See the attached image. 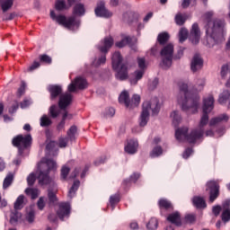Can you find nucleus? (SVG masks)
Wrapping results in <instances>:
<instances>
[{
	"label": "nucleus",
	"mask_w": 230,
	"mask_h": 230,
	"mask_svg": "<svg viewBox=\"0 0 230 230\" xmlns=\"http://www.w3.org/2000/svg\"><path fill=\"white\" fill-rule=\"evenodd\" d=\"M160 55L162 57V67L163 69H168L172 66V60H173V44L169 43L165 45L161 52Z\"/></svg>",
	"instance_id": "10"
},
{
	"label": "nucleus",
	"mask_w": 230,
	"mask_h": 230,
	"mask_svg": "<svg viewBox=\"0 0 230 230\" xmlns=\"http://www.w3.org/2000/svg\"><path fill=\"white\" fill-rule=\"evenodd\" d=\"M167 221L171 222V224H174V226H177L178 227L181 226V214H179V212H174L170 214L167 217Z\"/></svg>",
	"instance_id": "22"
},
{
	"label": "nucleus",
	"mask_w": 230,
	"mask_h": 230,
	"mask_svg": "<svg viewBox=\"0 0 230 230\" xmlns=\"http://www.w3.org/2000/svg\"><path fill=\"white\" fill-rule=\"evenodd\" d=\"M38 170L39 173L37 179L40 186H48V184L51 182L49 172H51V170H57V162L52 159H43L38 164Z\"/></svg>",
	"instance_id": "4"
},
{
	"label": "nucleus",
	"mask_w": 230,
	"mask_h": 230,
	"mask_svg": "<svg viewBox=\"0 0 230 230\" xmlns=\"http://www.w3.org/2000/svg\"><path fill=\"white\" fill-rule=\"evenodd\" d=\"M20 218H21V213L15 211L11 215L10 223L16 224V222H18Z\"/></svg>",
	"instance_id": "51"
},
{
	"label": "nucleus",
	"mask_w": 230,
	"mask_h": 230,
	"mask_svg": "<svg viewBox=\"0 0 230 230\" xmlns=\"http://www.w3.org/2000/svg\"><path fill=\"white\" fill-rule=\"evenodd\" d=\"M24 195H20L17 199L16 201L14 202V209L19 210L22 209L24 208V200H25Z\"/></svg>",
	"instance_id": "31"
},
{
	"label": "nucleus",
	"mask_w": 230,
	"mask_h": 230,
	"mask_svg": "<svg viewBox=\"0 0 230 230\" xmlns=\"http://www.w3.org/2000/svg\"><path fill=\"white\" fill-rule=\"evenodd\" d=\"M193 154V149L188 147L187 149H185L182 157L183 159H188V157H190L191 155Z\"/></svg>",
	"instance_id": "60"
},
{
	"label": "nucleus",
	"mask_w": 230,
	"mask_h": 230,
	"mask_svg": "<svg viewBox=\"0 0 230 230\" xmlns=\"http://www.w3.org/2000/svg\"><path fill=\"white\" fill-rule=\"evenodd\" d=\"M25 91H26V83L22 81L21 86L18 89V96H22Z\"/></svg>",
	"instance_id": "59"
},
{
	"label": "nucleus",
	"mask_w": 230,
	"mask_h": 230,
	"mask_svg": "<svg viewBox=\"0 0 230 230\" xmlns=\"http://www.w3.org/2000/svg\"><path fill=\"white\" fill-rule=\"evenodd\" d=\"M139 177H141V174L139 173H133L129 180H126L123 181V184L124 185H127V184H130L131 182H137V179H139Z\"/></svg>",
	"instance_id": "45"
},
{
	"label": "nucleus",
	"mask_w": 230,
	"mask_h": 230,
	"mask_svg": "<svg viewBox=\"0 0 230 230\" xmlns=\"http://www.w3.org/2000/svg\"><path fill=\"white\" fill-rule=\"evenodd\" d=\"M229 71V66L228 65H223L221 67V76L222 78H226L227 76V72Z\"/></svg>",
	"instance_id": "58"
},
{
	"label": "nucleus",
	"mask_w": 230,
	"mask_h": 230,
	"mask_svg": "<svg viewBox=\"0 0 230 230\" xmlns=\"http://www.w3.org/2000/svg\"><path fill=\"white\" fill-rule=\"evenodd\" d=\"M174 21L178 26H182V24H184L186 22V15H184L181 13H178L175 15Z\"/></svg>",
	"instance_id": "38"
},
{
	"label": "nucleus",
	"mask_w": 230,
	"mask_h": 230,
	"mask_svg": "<svg viewBox=\"0 0 230 230\" xmlns=\"http://www.w3.org/2000/svg\"><path fill=\"white\" fill-rule=\"evenodd\" d=\"M48 199L46 197H40L37 201V207L40 211H43L44 208H46V202Z\"/></svg>",
	"instance_id": "42"
},
{
	"label": "nucleus",
	"mask_w": 230,
	"mask_h": 230,
	"mask_svg": "<svg viewBox=\"0 0 230 230\" xmlns=\"http://www.w3.org/2000/svg\"><path fill=\"white\" fill-rule=\"evenodd\" d=\"M215 109V98L209 94L203 99V115L201 117L199 126L196 129H193L190 135H188V128L183 127L175 130V138L180 143L182 141H188V143H195L197 139H200L204 136V127L208 125L209 121V112Z\"/></svg>",
	"instance_id": "1"
},
{
	"label": "nucleus",
	"mask_w": 230,
	"mask_h": 230,
	"mask_svg": "<svg viewBox=\"0 0 230 230\" xmlns=\"http://www.w3.org/2000/svg\"><path fill=\"white\" fill-rule=\"evenodd\" d=\"M49 93H50V100L55 101L59 96L58 107L61 111H66L71 102L73 101V95L69 93L62 94V86L58 84H50L48 87Z\"/></svg>",
	"instance_id": "5"
},
{
	"label": "nucleus",
	"mask_w": 230,
	"mask_h": 230,
	"mask_svg": "<svg viewBox=\"0 0 230 230\" xmlns=\"http://www.w3.org/2000/svg\"><path fill=\"white\" fill-rule=\"evenodd\" d=\"M68 141H69V138H66V137L59 138V143H58L59 148H66L67 146Z\"/></svg>",
	"instance_id": "56"
},
{
	"label": "nucleus",
	"mask_w": 230,
	"mask_h": 230,
	"mask_svg": "<svg viewBox=\"0 0 230 230\" xmlns=\"http://www.w3.org/2000/svg\"><path fill=\"white\" fill-rule=\"evenodd\" d=\"M116 114V110L114 108H108L104 111L105 118H112Z\"/></svg>",
	"instance_id": "55"
},
{
	"label": "nucleus",
	"mask_w": 230,
	"mask_h": 230,
	"mask_svg": "<svg viewBox=\"0 0 230 230\" xmlns=\"http://www.w3.org/2000/svg\"><path fill=\"white\" fill-rule=\"evenodd\" d=\"M87 89V80L83 77H75L67 87L68 93H76V91Z\"/></svg>",
	"instance_id": "13"
},
{
	"label": "nucleus",
	"mask_w": 230,
	"mask_h": 230,
	"mask_svg": "<svg viewBox=\"0 0 230 230\" xmlns=\"http://www.w3.org/2000/svg\"><path fill=\"white\" fill-rule=\"evenodd\" d=\"M150 111H152L153 116L159 114L161 111V104L157 97L153 98L151 101H146L142 105V113L140 115V127H145L148 123L150 118Z\"/></svg>",
	"instance_id": "6"
},
{
	"label": "nucleus",
	"mask_w": 230,
	"mask_h": 230,
	"mask_svg": "<svg viewBox=\"0 0 230 230\" xmlns=\"http://www.w3.org/2000/svg\"><path fill=\"white\" fill-rule=\"evenodd\" d=\"M13 181V174L9 173L4 180V183H3L4 190H6V188L10 187Z\"/></svg>",
	"instance_id": "40"
},
{
	"label": "nucleus",
	"mask_w": 230,
	"mask_h": 230,
	"mask_svg": "<svg viewBox=\"0 0 230 230\" xmlns=\"http://www.w3.org/2000/svg\"><path fill=\"white\" fill-rule=\"evenodd\" d=\"M78 188H80V181H75L68 191V197L70 199H73V197H75V193H76Z\"/></svg>",
	"instance_id": "35"
},
{
	"label": "nucleus",
	"mask_w": 230,
	"mask_h": 230,
	"mask_svg": "<svg viewBox=\"0 0 230 230\" xmlns=\"http://www.w3.org/2000/svg\"><path fill=\"white\" fill-rule=\"evenodd\" d=\"M50 18L52 21L58 22V24L67 28V30H71L72 31H75V30H78V28H80V21L76 20L75 16L66 18L62 14L57 15L55 11H50Z\"/></svg>",
	"instance_id": "8"
},
{
	"label": "nucleus",
	"mask_w": 230,
	"mask_h": 230,
	"mask_svg": "<svg viewBox=\"0 0 230 230\" xmlns=\"http://www.w3.org/2000/svg\"><path fill=\"white\" fill-rule=\"evenodd\" d=\"M160 209H173V206H172V202L168 201L167 199H160L159 202Z\"/></svg>",
	"instance_id": "36"
},
{
	"label": "nucleus",
	"mask_w": 230,
	"mask_h": 230,
	"mask_svg": "<svg viewBox=\"0 0 230 230\" xmlns=\"http://www.w3.org/2000/svg\"><path fill=\"white\" fill-rule=\"evenodd\" d=\"M179 87L180 92L177 96L179 105H181L182 111H190L192 114H195L199 111L200 97L188 91V84L185 83H180Z\"/></svg>",
	"instance_id": "3"
},
{
	"label": "nucleus",
	"mask_w": 230,
	"mask_h": 230,
	"mask_svg": "<svg viewBox=\"0 0 230 230\" xmlns=\"http://www.w3.org/2000/svg\"><path fill=\"white\" fill-rule=\"evenodd\" d=\"M112 68L114 71H118L116 74L117 80H127L128 78V64L123 62L121 54L116 51L111 58Z\"/></svg>",
	"instance_id": "7"
},
{
	"label": "nucleus",
	"mask_w": 230,
	"mask_h": 230,
	"mask_svg": "<svg viewBox=\"0 0 230 230\" xmlns=\"http://www.w3.org/2000/svg\"><path fill=\"white\" fill-rule=\"evenodd\" d=\"M186 222H189V224H193L195 222V215L193 214H188L185 216Z\"/></svg>",
	"instance_id": "62"
},
{
	"label": "nucleus",
	"mask_w": 230,
	"mask_h": 230,
	"mask_svg": "<svg viewBox=\"0 0 230 230\" xmlns=\"http://www.w3.org/2000/svg\"><path fill=\"white\" fill-rule=\"evenodd\" d=\"M130 37H125L120 41L116 42L117 48H124V46H127V44H130Z\"/></svg>",
	"instance_id": "47"
},
{
	"label": "nucleus",
	"mask_w": 230,
	"mask_h": 230,
	"mask_svg": "<svg viewBox=\"0 0 230 230\" xmlns=\"http://www.w3.org/2000/svg\"><path fill=\"white\" fill-rule=\"evenodd\" d=\"M143 75H145V70H137L134 72V77L130 78L129 82L131 84V85H136V84H137V82H139V80H141V78H143Z\"/></svg>",
	"instance_id": "25"
},
{
	"label": "nucleus",
	"mask_w": 230,
	"mask_h": 230,
	"mask_svg": "<svg viewBox=\"0 0 230 230\" xmlns=\"http://www.w3.org/2000/svg\"><path fill=\"white\" fill-rule=\"evenodd\" d=\"M189 39L192 44H199L200 40V29L198 23L192 24Z\"/></svg>",
	"instance_id": "16"
},
{
	"label": "nucleus",
	"mask_w": 230,
	"mask_h": 230,
	"mask_svg": "<svg viewBox=\"0 0 230 230\" xmlns=\"http://www.w3.org/2000/svg\"><path fill=\"white\" fill-rule=\"evenodd\" d=\"M197 84H198L199 89L200 91V90L204 89V85H206V79H199Z\"/></svg>",
	"instance_id": "64"
},
{
	"label": "nucleus",
	"mask_w": 230,
	"mask_h": 230,
	"mask_svg": "<svg viewBox=\"0 0 230 230\" xmlns=\"http://www.w3.org/2000/svg\"><path fill=\"white\" fill-rule=\"evenodd\" d=\"M76 132H78V128L76 126H72L66 132V136L69 141H75L76 139Z\"/></svg>",
	"instance_id": "30"
},
{
	"label": "nucleus",
	"mask_w": 230,
	"mask_h": 230,
	"mask_svg": "<svg viewBox=\"0 0 230 230\" xmlns=\"http://www.w3.org/2000/svg\"><path fill=\"white\" fill-rule=\"evenodd\" d=\"M13 1L15 0H0V8L5 13L8 12L13 6Z\"/></svg>",
	"instance_id": "26"
},
{
	"label": "nucleus",
	"mask_w": 230,
	"mask_h": 230,
	"mask_svg": "<svg viewBox=\"0 0 230 230\" xmlns=\"http://www.w3.org/2000/svg\"><path fill=\"white\" fill-rule=\"evenodd\" d=\"M55 8L58 12H62L64 10H67V5L66 4V1L64 0H58L55 4Z\"/></svg>",
	"instance_id": "39"
},
{
	"label": "nucleus",
	"mask_w": 230,
	"mask_h": 230,
	"mask_svg": "<svg viewBox=\"0 0 230 230\" xmlns=\"http://www.w3.org/2000/svg\"><path fill=\"white\" fill-rule=\"evenodd\" d=\"M209 190V201L211 203L215 202L217 199H218L220 186L218 185V182L215 181H210L207 182V190Z\"/></svg>",
	"instance_id": "14"
},
{
	"label": "nucleus",
	"mask_w": 230,
	"mask_h": 230,
	"mask_svg": "<svg viewBox=\"0 0 230 230\" xmlns=\"http://www.w3.org/2000/svg\"><path fill=\"white\" fill-rule=\"evenodd\" d=\"M70 169L67 166H63L61 169V179L66 181L67 179V175H69Z\"/></svg>",
	"instance_id": "52"
},
{
	"label": "nucleus",
	"mask_w": 230,
	"mask_h": 230,
	"mask_svg": "<svg viewBox=\"0 0 230 230\" xmlns=\"http://www.w3.org/2000/svg\"><path fill=\"white\" fill-rule=\"evenodd\" d=\"M137 62L140 70L146 71V61L145 58H137Z\"/></svg>",
	"instance_id": "46"
},
{
	"label": "nucleus",
	"mask_w": 230,
	"mask_h": 230,
	"mask_svg": "<svg viewBox=\"0 0 230 230\" xmlns=\"http://www.w3.org/2000/svg\"><path fill=\"white\" fill-rule=\"evenodd\" d=\"M230 98V92L229 90L223 91L222 93L219 94L218 102L221 105H224V103H227V100Z\"/></svg>",
	"instance_id": "29"
},
{
	"label": "nucleus",
	"mask_w": 230,
	"mask_h": 230,
	"mask_svg": "<svg viewBox=\"0 0 230 230\" xmlns=\"http://www.w3.org/2000/svg\"><path fill=\"white\" fill-rule=\"evenodd\" d=\"M25 193H26V195H29L31 197V199H32V200H35V199H37V197H39V195H40V190H39V189H35V188H27L25 190Z\"/></svg>",
	"instance_id": "28"
},
{
	"label": "nucleus",
	"mask_w": 230,
	"mask_h": 230,
	"mask_svg": "<svg viewBox=\"0 0 230 230\" xmlns=\"http://www.w3.org/2000/svg\"><path fill=\"white\" fill-rule=\"evenodd\" d=\"M188 39V30L186 28H181L179 31V40L180 42H184Z\"/></svg>",
	"instance_id": "43"
},
{
	"label": "nucleus",
	"mask_w": 230,
	"mask_h": 230,
	"mask_svg": "<svg viewBox=\"0 0 230 230\" xmlns=\"http://www.w3.org/2000/svg\"><path fill=\"white\" fill-rule=\"evenodd\" d=\"M26 220L31 224L35 220V211L30 210L26 215Z\"/></svg>",
	"instance_id": "53"
},
{
	"label": "nucleus",
	"mask_w": 230,
	"mask_h": 230,
	"mask_svg": "<svg viewBox=\"0 0 230 230\" xmlns=\"http://www.w3.org/2000/svg\"><path fill=\"white\" fill-rule=\"evenodd\" d=\"M220 211H222V207L221 206H215L212 208V213L215 215V217H218L220 215Z\"/></svg>",
	"instance_id": "61"
},
{
	"label": "nucleus",
	"mask_w": 230,
	"mask_h": 230,
	"mask_svg": "<svg viewBox=\"0 0 230 230\" xmlns=\"http://www.w3.org/2000/svg\"><path fill=\"white\" fill-rule=\"evenodd\" d=\"M37 180V176L35 175V173H31L28 177H27V182L29 184V186H33V184H35V181Z\"/></svg>",
	"instance_id": "54"
},
{
	"label": "nucleus",
	"mask_w": 230,
	"mask_h": 230,
	"mask_svg": "<svg viewBox=\"0 0 230 230\" xmlns=\"http://www.w3.org/2000/svg\"><path fill=\"white\" fill-rule=\"evenodd\" d=\"M31 103V101L25 99L23 100V102L20 103V107L21 109H26V107H30Z\"/></svg>",
	"instance_id": "63"
},
{
	"label": "nucleus",
	"mask_w": 230,
	"mask_h": 230,
	"mask_svg": "<svg viewBox=\"0 0 230 230\" xmlns=\"http://www.w3.org/2000/svg\"><path fill=\"white\" fill-rule=\"evenodd\" d=\"M229 120V117L226 114H221L216 118H213L209 121L210 127H215V125H219V123H226Z\"/></svg>",
	"instance_id": "21"
},
{
	"label": "nucleus",
	"mask_w": 230,
	"mask_h": 230,
	"mask_svg": "<svg viewBox=\"0 0 230 230\" xmlns=\"http://www.w3.org/2000/svg\"><path fill=\"white\" fill-rule=\"evenodd\" d=\"M57 215L62 221H64L65 218H69V216L71 215V204L68 202L59 203Z\"/></svg>",
	"instance_id": "15"
},
{
	"label": "nucleus",
	"mask_w": 230,
	"mask_h": 230,
	"mask_svg": "<svg viewBox=\"0 0 230 230\" xmlns=\"http://www.w3.org/2000/svg\"><path fill=\"white\" fill-rule=\"evenodd\" d=\"M162 154H163V147L156 146L152 150L150 155L151 157H159V155H161Z\"/></svg>",
	"instance_id": "49"
},
{
	"label": "nucleus",
	"mask_w": 230,
	"mask_h": 230,
	"mask_svg": "<svg viewBox=\"0 0 230 230\" xmlns=\"http://www.w3.org/2000/svg\"><path fill=\"white\" fill-rule=\"evenodd\" d=\"M214 13L213 11H208L203 15V19L207 22L205 30L208 48H213L215 44H218V42L222 41V39H224V37H222V31H224L226 22L222 20L212 21L211 18Z\"/></svg>",
	"instance_id": "2"
},
{
	"label": "nucleus",
	"mask_w": 230,
	"mask_h": 230,
	"mask_svg": "<svg viewBox=\"0 0 230 230\" xmlns=\"http://www.w3.org/2000/svg\"><path fill=\"white\" fill-rule=\"evenodd\" d=\"M192 202L193 206H195V208H197L198 209H202L207 207L206 200H204V198L202 197L195 196L192 199Z\"/></svg>",
	"instance_id": "24"
},
{
	"label": "nucleus",
	"mask_w": 230,
	"mask_h": 230,
	"mask_svg": "<svg viewBox=\"0 0 230 230\" xmlns=\"http://www.w3.org/2000/svg\"><path fill=\"white\" fill-rule=\"evenodd\" d=\"M202 1L205 4L208 3V0H202ZM191 3L196 4L197 0H182L181 1V8H184V9L189 8L190 4H191Z\"/></svg>",
	"instance_id": "48"
},
{
	"label": "nucleus",
	"mask_w": 230,
	"mask_h": 230,
	"mask_svg": "<svg viewBox=\"0 0 230 230\" xmlns=\"http://www.w3.org/2000/svg\"><path fill=\"white\" fill-rule=\"evenodd\" d=\"M139 146V144L136 139H129L128 140L124 150L127 152V154L134 155L137 152V147Z\"/></svg>",
	"instance_id": "20"
},
{
	"label": "nucleus",
	"mask_w": 230,
	"mask_h": 230,
	"mask_svg": "<svg viewBox=\"0 0 230 230\" xmlns=\"http://www.w3.org/2000/svg\"><path fill=\"white\" fill-rule=\"evenodd\" d=\"M141 102V96L138 94H134L131 101L128 95V92L123 91L119 97V102L125 104L126 109H134V107H137Z\"/></svg>",
	"instance_id": "12"
},
{
	"label": "nucleus",
	"mask_w": 230,
	"mask_h": 230,
	"mask_svg": "<svg viewBox=\"0 0 230 230\" xmlns=\"http://www.w3.org/2000/svg\"><path fill=\"white\" fill-rule=\"evenodd\" d=\"M74 15H84L85 14V7L84 4H77L74 7Z\"/></svg>",
	"instance_id": "32"
},
{
	"label": "nucleus",
	"mask_w": 230,
	"mask_h": 230,
	"mask_svg": "<svg viewBox=\"0 0 230 230\" xmlns=\"http://www.w3.org/2000/svg\"><path fill=\"white\" fill-rule=\"evenodd\" d=\"M12 144L18 148L19 155H22V152L31 145V135H18L13 138Z\"/></svg>",
	"instance_id": "11"
},
{
	"label": "nucleus",
	"mask_w": 230,
	"mask_h": 230,
	"mask_svg": "<svg viewBox=\"0 0 230 230\" xmlns=\"http://www.w3.org/2000/svg\"><path fill=\"white\" fill-rule=\"evenodd\" d=\"M202 66H204V61L202 58L199 54L194 55L190 63V69L193 73H197L199 69H202Z\"/></svg>",
	"instance_id": "19"
},
{
	"label": "nucleus",
	"mask_w": 230,
	"mask_h": 230,
	"mask_svg": "<svg viewBox=\"0 0 230 230\" xmlns=\"http://www.w3.org/2000/svg\"><path fill=\"white\" fill-rule=\"evenodd\" d=\"M48 199H49V205L54 206L56 202H58V199H57V194L51 190V189L48 190Z\"/></svg>",
	"instance_id": "34"
},
{
	"label": "nucleus",
	"mask_w": 230,
	"mask_h": 230,
	"mask_svg": "<svg viewBox=\"0 0 230 230\" xmlns=\"http://www.w3.org/2000/svg\"><path fill=\"white\" fill-rule=\"evenodd\" d=\"M148 230H155L159 227V221L155 217H152L146 225Z\"/></svg>",
	"instance_id": "37"
},
{
	"label": "nucleus",
	"mask_w": 230,
	"mask_h": 230,
	"mask_svg": "<svg viewBox=\"0 0 230 230\" xmlns=\"http://www.w3.org/2000/svg\"><path fill=\"white\" fill-rule=\"evenodd\" d=\"M168 40H170V34L168 32H162L157 37V41L162 46L166 44Z\"/></svg>",
	"instance_id": "33"
},
{
	"label": "nucleus",
	"mask_w": 230,
	"mask_h": 230,
	"mask_svg": "<svg viewBox=\"0 0 230 230\" xmlns=\"http://www.w3.org/2000/svg\"><path fill=\"white\" fill-rule=\"evenodd\" d=\"M73 119V115L72 114H68L66 111L65 112L63 113V117H62V119L61 121L58 124L57 126V130L58 132H62V130H65L66 128V119Z\"/></svg>",
	"instance_id": "23"
},
{
	"label": "nucleus",
	"mask_w": 230,
	"mask_h": 230,
	"mask_svg": "<svg viewBox=\"0 0 230 230\" xmlns=\"http://www.w3.org/2000/svg\"><path fill=\"white\" fill-rule=\"evenodd\" d=\"M95 14L97 17H104L105 19L112 17V13L107 10L103 2H101L97 8H95Z\"/></svg>",
	"instance_id": "18"
},
{
	"label": "nucleus",
	"mask_w": 230,
	"mask_h": 230,
	"mask_svg": "<svg viewBox=\"0 0 230 230\" xmlns=\"http://www.w3.org/2000/svg\"><path fill=\"white\" fill-rule=\"evenodd\" d=\"M49 114L51 118H58V114H60V109H58V105H52L49 108Z\"/></svg>",
	"instance_id": "41"
},
{
	"label": "nucleus",
	"mask_w": 230,
	"mask_h": 230,
	"mask_svg": "<svg viewBox=\"0 0 230 230\" xmlns=\"http://www.w3.org/2000/svg\"><path fill=\"white\" fill-rule=\"evenodd\" d=\"M221 219L225 224H227V222H230V200L229 199H226L222 204Z\"/></svg>",
	"instance_id": "17"
},
{
	"label": "nucleus",
	"mask_w": 230,
	"mask_h": 230,
	"mask_svg": "<svg viewBox=\"0 0 230 230\" xmlns=\"http://www.w3.org/2000/svg\"><path fill=\"white\" fill-rule=\"evenodd\" d=\"M40 60L45 64H51V58L46 54L40 56Z\"/></svg>",
	"instance_id": "57"
},
{
	"label": "nucleus",
	"mask_w": 230,
	"mask_h": 230,
	"mask_svg": "<svg viewBox=\"0 0 230 230\" xmlns=\"http://www.w3.org/2000/svg\"><path fill=\"white\" fill-rule=\"evenodd\" d=\"M118 202H119V196L118 194L110 197V204L112 209H114V207L116 206V204H118Z\"/></svg>",
	"instance_id": "50"
},
{
	"label": "nucleus",
	"mask_w": 230,
	"mask_h": 230,
	"mask_svg": "<svg viewBox=\"0 0 230 230\" xmlns=\"http://www.w3.org/2000/svg\"><path fill=\"white\" fill-rule=\"evenodd\" d=\"M171 118L172 119L173 127H176V128L179 127V124L181 123V121H182V117L181 116L178 111H172L171 113Z\"/></svg>",
	"instance_id": "27"
},
{
	"label": "nucleus",
	"mask_w": 230,
	"mask_h": 230,
	"mask_svg": "<svg viewBox=\"0 0 230 230\" xmlns=\"http://www.w3.org/2000/svg\"><path fill=\"white\" fill-rule=\"evenodd\" d=\"M52 121L51 119L49 118L46 115H43L40 119V127H49L51 125Z\"/></svg>",
	"instance_id": "44"
},
{
	"label": "nucleus",
	"mask_w": 230,
	"mask_h": 230,
	"mask_svg": "<svg viewBox=\"0 0 230 230\" xmlns=\"http://www.w3.org/2000/svg\"><path fill=\"white\" fill-rule=\"evenodd\" d=\"M113 44L114 39L111 36L104 38V40L101 41L97 48L102 55L98 58L97 62H93L94 66H102V64L107 62L106 53H109V49L112 48Z\"/></svg>",
	"instance_id": "9"
}]
</instances>
